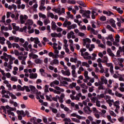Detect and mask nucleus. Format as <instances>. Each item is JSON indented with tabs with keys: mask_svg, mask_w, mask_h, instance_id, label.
<instances>
[{
	"mask_svg": "<svg viewBox=\"0 0 124 124\" xmlns=\"http://www.w3.org/2000/svg\"><path fill=\"white\" fill-rule=\"evenodd\" d=\"M60 107H61L62 109H63L65 112H72L71 110H70V109L67 108V107H65V106L62 104L60 105Z\"/></svg>",
	"mask_w": 124,
	"mask_h": 124,
	"instance_id": "24",
	"label": "nucleus"
},
{
	"mask_svg": "<svg viewBox=\"0 0 124 124\" xmlns=\"http://www.w3.org/2000/svg\"><path fill=\"white\" fill-rule=\"evenodd\" d=\"M1 108L3 109L4 113H5L6 114V109H7V113L8 115H11L13 117L15 116V114H14V112H12V111H16V108H12L8 105H7L6 106H1Z\"/></svg>",
	"mask_w": 124,
	"mask_h": 124,
	"instance_id": "2",
	"label": "nucleus"
},
{
	"mask_svg": "<svg viewBox=\"0 0 124 124\" xmlns=\"http://www.w3.org/2000/svg\"><path fill=\"white\" fill-rule=\"evenodd\" d=\"M81 96V93H78L77 94L76 96L75 97V100H77L79 101L80 100V98Z\"/></svg>",
	"mask_w": 124,
	"mask_h": 124,
	"instance_id": "39",
	"label": "nucleus"
},
{
	"mask_svg": "<svg viewBox=\"0 0 124 124\" xmlns=\"http://www.w3.org/2000/svg\"><path fill=\"white\" fill-rule=\"evenodd\" d=\"M116 73L118 75L119 78V81H124V75H120L119 74V72H116Z\"/></svg>",
	"mask_w": 124,
	"mask_h": 124,
	"instance_id": "36",
	"label": "nucleus"
},
{
	"mask_svg": "<svg viewBox=\"0 0 124 124\" xmlns=\"http://www.w3.org/2000/svg\"><path fill=\"white\" fill-rule=\"evenodd\" d=\"M61 73L63 74V75H65L66 76H70V71L69 69H67L66 71L63 70H61Z\"/></svg>",
	"mask_w": 124,
	"mask_h": 124,
	"instance_id": "16",
	"label": "nucleus"
},
{
	"mask_svg": "<svg viewBox=\"0 0 124 124\" xmlns=\"http://www.w3.org/2000/svg\"><path fill=\"white\" fill-rule=\"evenodd\" d=\"M83 46H86V44L87 43H91L92 42V40H90V39L86 38L85 39H83Z\"/></svg>",
	"mask_w": 124,
	"mask_h": 124,
	"instance_id": "28",
	"label": "nucleus"
},
{
	"mask_svg": "<svg viewBox=\"0 0 124 124\" xmlns=\"http://www.w3.org/2000/svg\"><path fill=\"white\" fill-rule=\"evenodd\" d=\"M102 62L103 63H107V62H108V57L107 56H104Z\"/></svg>",
	"mask_w": 124,
	"mask_h": 124,
	"instance_id": "51",
	"label": "nucleus"
},
{
	"mask_svg": "<svg viewBox=\"0 0 124 124\" xmlns=\"http://www.w3.org/2000/svg\"><path fill=\"white\" fill-rule=\"evenodd\" d=\"M25 25L30 26V27H31V26H32V25H33V20L31 19H28L25 23Z\"/></svg>",
	"mask_w": 124,
	"mask_h": 124,
	"instance_id": "20",
	"label": "nucleus"
},
{
	"mask_svg": "<svg viewBox=\"0 0 124 124\" xmlns=\"http://www.w3.org/2000/svg\"><path fill=\"white\" fill-rule=\"evenodd\" d=\"M70 61L71 62H74L75 63H77V57H76L75 58L71 57L70 59Z\"/></svg>",
	"mask_w": 124,
	"mask_h": 124,
	"instance_id": "41",
	"label": "nucleus"
},
{
	"mask_svg": "<svg viewBox=\"0 0 124 124\" xmlns=\"http://www.w3.org/2000/svg\"><path fill=\"white\" fill-rule=\"evenodd\" d=\"M83 110L86 113V114H88V115L92 112V110H91V108L90 107L87 106L86 107L83 108Z\"/></svg>",
	"mask_w": 124,
	"mask_h": 124,
	"instance_id": "17",
	"label": "nucleus"
},
{
	"mask_svg": "<svg viewBox=\"0 0 124 124\" xmlns=\"http://www.w3.org/2000/svg\"><path fill=\"white\" fill-rule=\"evenodd\" d=\"M100 80L101 85H103L104 84H105V85H107V84H108V80L106 79L105 77L101 76L100 78Z\"/></svg>",
	"mask_w": 124,
	"mask_h": 124,
	"instance_id": "12",
	"label": "nucleus"
},
{
	"mask_svg": "<svg viewBox=\"0 0 124 124\" xmlns=\"http://www.w3.org/2000/svg\"><path fill=\"white\" fill-rule=\"evenodd\" d=\"M112 8L113 9L116 10L119 14H123V13H124V11L122 10L121 8H117V6H113Z\"/></svg>",
	"mask_w": 124,
	"mask_h": 124,
	"instance_id": "27",
	"label": "nucleus"
},
{
	"mask_svg": "<svg viewBox=\"0 0 124 124\" xmlns=\"http://www.w3.org/2000/svg\"><path fill=\"white\" fill-rule=\"evenodd\" d=\"M11 80L13 82H17L18 81V78L16 77H12L11 78Z\"/></svg>",
	"mask_w": 124,
	"mask_h": 124,
	"instance_id": "62",
	"label": "nucleus"
},
{
	"mask_svg": "<svg viewBox=\"0 0 124 124\" xmlns=\"http://www.w3.org/2000/svg\"><path fill=\"white\" fill-rule=\"evenodd\" d=\"M12 46L13 48H16V49H20V46L17 43H14L12 44Z\"/></svg>",
	"mask_w": 124,
	"mask_h": 124,
	"instance_id": "48",
	"label": "nucleus"
},
{
	"mask_svg": "<svg viewBox=\"0 0 124 124\" xmlns=\"http://www.w3.org/2000/svg\"><path fill=\"white\" fill-rule=\"evenodd\" d=\"M75 33L73 31H71L70 32L68 33L67 34V37L68 39H70V38H72L73 39H74V38H76V36H75Z\"/></svg>",
	"mask_w": 124,
	"mask_h": 124,
	"instance_id": "11",
	"label": "nucleus"
},
{
	"mask_svg": "<svg viewBox=\"0 0 124 124\" xmlns=\"http://www.w3.org/2000/svg\"><path fill=\"white\" fill-rule=\"evenodd\" d=\"M107 40H110V41H114V37H113V34H109L107 37H106Z\"/></svg>",
	"mask_w": 124,
	"mask_h": 124,
	"instance_id": "33",
	"label": "nucleus"
},
{
	"mask_svg": "<svg viewBox=\"0 0 124 124\" xmlns=\"http://www.w3.org/2000/svg\"><path fill=\"white\" fill-rule=\"evenodd\" d=\"M17 88L18 92H19V91H24V86L23 87H22V86H21V85H18L17 86Z\"/></svg>",
	"mask_w": 124,
	"mask_h": 124,
	"instance_id": "56",
	"label": "nucleus"
},
{
	"mask_svg": "<svg viewBox=\"0 0 124 124\" xmlns=\"http://www.w3.org/2000/svg\"><path fill=\"white\" fill-rule=\"evenodd\" d=\"M96 44H98V47H100L102 49H106V46L103 45V44L101 43V41H100L99 39H97L96 41Z\"/></svg>",
	"mask_w": 124,
	"mask_h": 124,
	"instance_id": "15",
	"label": "nucleus"
},
{
	"mask_svg": "<svg viewBox=\"0 0 124 124\" xmlns=\"http://www.w3.org/2000/svg\"><path fill=\"white\" fill-rule=\"evenodd\" d=\"M94 48H95V46L94 45V44H91L90 46V47L89 48V51H90V52H92V51H93Z\"/></svg>",
	"mask_w": 124,
	"mask_h": 124,
	"instance_id": "50",
	"label": "nucleus"
},
{
	"mask_svg": "<svg viewBox=\"0 0 124 124\" xmlns=\"http://www.w3.org/2000/svg\"><path fill=\"white\" fill-rule=\"evenodd\" d=\"M27 29L28 33H33L34 32V29H31V27L28 26Z\"/></svg>",
	"mask_w": 124,
	"mask_h": 124,
	"instance_id": "37",
	"label": "nucleus"
},
{
	"mask_svg": "<svg viewBox=\"0 0 124 124\" xmlns=\"http://www.w3.org/2000/svg\"><path fill=\"white\" fill-rule=\"evenodd\" d=\"M8 93L9 95V96L11 97L12 99H17V97H16V96H15V95L13 94L12 93L8 92Z\"/></svg>",
	"mask_w": 124,
	"mask_h": 124,
	"instance_id": "42",
	"label": "nucleus"
},
{
	"mask_svg": "<svg viewBox=\"0 0 124 124\" xmlns=\"http://www.w3.org/2000/svg\"><path fill=\"white\" fill-rule=\"evenodd\" d=\"M59 85H60V81L58 80H55L49 84V86L54 88L56 87V86H59Z\"/></svg>",
	"mask_w": 124,
	"mask_h": 124,
	"instance_id": "13",
	"label": "nucleus"
},
{
	"mask_svg": "<svg viewBox=\"0 0 124 124\" xmlns=\"http://www.w3.org/2000/svg\"><path fill=\"white\" fill-rule=\"evenodd\" d=\"M61 10H62L60 8H53L52 9V11H53V12H55V13H58L59 16H61V15H62V13H61Z\"/></svg>",
	"mask_w": 124,
	"mask_h": 124,
	"instance_id": "18",
	"label": "nucleus"
},
{
	"mask_svg": "<svg viewBox=\"0 0 124 124\" xmlns=\"http://www.w3.org/2000/svg\"><path fill=\"white\" fill-rule=\"evenodd\" d=\"M87 51V49L86 48H81L80 49V52L81 53V56H84V52Z\"/></svg>",
	"mask_w": 124,
	"mask_h": 124,
	"instance_id": "57",
	"label": "nucleus"
},
{
	"mask_svg": "<svg viewBox=\"0 0 124 124\" xmlns=\"http://www.w3.org/2000/svg\"><path fill=\"white\" fill-rule=\"evenodd\" d=\"M67 3L68 4H76V1L75 0H68Z\"/></svg>",
	"mask_w": 124,
	"mask_h": 124,
	"instance_id": "49",
	"label": "nucleus"
},
{
	"mask_svg": "<svg viewBox=\"0 0 124 124\" xmlns=\"http://www.w3.org/2000/svg\"><path fill=\"white\" fill-rule=\"evenodd\" d=\"M57 25L56 24V22L54 21L51 22V29L52 31H56L57 29Z\"/></svg>",
	"mask_w": 124,
	"mask_h": 124,
	"instance_id": "30",
	"label": "nucleus"
},
{
	"mask_svg": "<svg viewBox=\"0 0 124 124\" xmlns=\"http://www.w3.org/2000/svg\"><path fill=\"white\" fill-rule=\"evenodd\" d=\"M70 117H76L77 119L79 120H86V117L83 116H81L79 115H78L76 113H73L70 114Z\"/></svg>",
	"mask_w": 124,
	"mask_h": 124,
	"instance_id": "10",
	"label": "nucleus"
},
{
	"mask_svg": "<svg viewBox=\"0 0 124 124\" xmlns=\"http://www.w3.org/2000/svg\"><path fill=\"white\" fill-rule=\"evenodd\" d=\"M30 40L31 42H34L35 44H39L40 41L38 37L33 38L32 37L30 38Z\"/></svg>",
	"mask_w": 124,
	"mask_h": 124,
	"instance_id": "14",
	"label": "nucleus"
},
{
	"mask_svg": "<svg viewBox=\"0 0 124 124\" xmlns=\"http://www.w3.org/2000/svg\"><path fill=\"white\" fill-rule=\"evenodd\" d=\"M113 106L117 108V109H120V101L117 100L115 102H113Z\"/></svg>",
	"mask_w": 124,
	"mask_h": 124,
	"instance_id": "32",
	"label": "nucleus"
},
{
	"mask_svg": "<svg viewBox=\"0 0 124 124\" xmlns=\"http://www.w3.org/2000/svg\"><path fill=\"white\" fill-rule=\"evenodd\" d=\"M72 121L73 122H74L75 123H77V124H80L81 123V121H80V119L75 118H71Z\"/></svg>",
	"mask_w": 124,
	"mask_h": 124,
	"instance_id": "45",
	"label": "nucleus"
},
{
	"mask_svg": "<svg viewBox=\"0 0 124 124\" xmlns=\"http://www.w3.org/2000/svg\"><path fill=\"white\" fill-rule=\"evenodd\" d=\"M50 20H49V19L47 18L44 20V25H45L46 26L48 25V24H50Z\"/></svg>",
	"mask_w": 124,
	"mask_h": 124,
	"instance_id": "61",
	"label": "nucleus"
},
{
	"mask_svg": "<svg viewBox=\"0 0 124 124\" xmlns=\"http://www.w3.org/2000/svg\"><path fill=\"white\" fill-rule=\"evenodd\" d=\"M84 76L86 80H90L91 79V78L89 77V72L88 71H84Z\"/></svg>",
	"mask_w": 124,
	"mask_h": 124,
	"instance_id": "34",
	"label": "nucleus"
},
{
	"mask_svg": "<svg viewBox=\"0 0 124 124\" xmlns=\"http://www.w3.org/2000/svg\"><path fill=\"white\" fill-rule=\"evenodd\" d=\"M50 35L52 37H60L61 36V33L58 34L56 32L52 33Z\"/></svg>",
	"mask_w": 124,
	"mask_h": 124,
	"instance_id": "38",
	"label": "nucleus"
},
{
	"mask_svg": "<svg viewBox=\"0 0 124 124\" xmlns=\"http://www.w3.org/2000/svg\"><path fill=\"white\" fill-rule=\"evenodd\" d=\"M37 76V73H32L29 74V78H30V79H36Z\"/></svg>",
	"mask_w": 124,
	"mask_h": 124,
	"instance_id": "22",
	"label": "nucleus"
},
{
	"mask_svg": "<svg viewBox=\"0 0 124 124\" xmlns=\"http://www.w3.org/2000/svg\"><path fill=\"white\" fill-rule=\"evenodd\" d=\"M111 97L109 95H105L104 99L106 100V102H108V101L110 100Z\"/></svg>",
	"mask_w": 124,
	"mask_h": 124,
	"instance_id": "63",
	"label": "nucleus"
},
{
	"mask_svg": "<svg viewBox=\"0 0 124 124\" xmlns=\"http://www.w3.org/2000/svg\"><path fill=\"white\" fill-rule=\"evenodd\" d=\"M105 97V95L103 93L97 95V98L98 99H100L101 98H104Z\"/></svg>",
	"mask_w": 124,
	"mask_h": 124,
	"instance_id": "52",
	"label": "nucleus"
},
{
	"mask_svg": "<svg viewBox=\"0 0 124 124\" xmlns=\"http://www.w3.org/2000/svg\"><path fill=\"white\" fill-rule=\"evenodd\" d=\"M121 37H120V35L119 34H116L115 36V41L116 42H120V38Z\"/></svg>",
	"mask_w": 124,
	"mask_h": 124,
	"instance_id": "60",
	"label": "nucleus"
},
{
	"mask_svg": "<svg viewBox=\"0 0 124 124\" xmlns=\"http://www.w3.org/2000/svg\"><path fill=\"white\" fill-rule=\"evenodd\" d=\"M91 73H92V76H93V77L94 78H90L89 79L90 80L89 81L90 83L92 84L93 83H94V78L95 79H98V76H97V75L95 74V73L94 72H92Z\"/></svg>",
	"mask_w": 124,
	"mask_h": 124,
	"instance_id": "9",
	"label": "nucleus"
},
{
	"mask_svg": "<svg viewBox=\"0 0 124 124\" xmlns=\"http://www.w3.org/2000/svg\"><path fill=\"white\" fill-rule=\"evenodd\" d=\"M54 89H55L56 90H53V93H57V94H61V93L64 92V89L61 88V87L59 86H56L54 87Z\"/></svg>",
	"mask_w": 124,
	"mask_h": 124,
	"instance_id": "4",
	"label": "nucleus"
},
{
	"mask_svg": "<svg viewBox=\"0 0 124 124\" xmlns=\"http://www.w3.org/2000/svg\"><path fill=\"white\" fill-rule=\"evenodd\" d=\"M29 16L26 15H20L19 16V21L20 24H26V20H28Z\"/></svg>",
	"mask_w": 124,
	"mask_h": 124,
	"instance_id": "3",
	"label": "nucleus"
},
{
	"mask_svg": "<svg viewBox=\"0 0 124 124\" xmlns=\"http://www.w3.org/2000/svg\"><path fill=\"white\" fill-rule=\"evenodd\" d=\"M91 14V11H85L83 16V17H87V18H90V15Z\"/></svg>",
	"mask_w": 124,
	"mask_h": 124,
	"instance_id": "29",
	"label": "nucleus"
},
{
	"mask_svg": "<svg viewBox=\"0 0 124 124\" xmlns=\"http://www.w3.org/2000/svg\"><path fill=\"white\" fill-rule=\"evenodd\" d=\"M76 85H77L76 82H72L69 84V88L70 89H73V88H75V87H76Z\"/></svg>",
	"mask_w": 124,
	"mask_h": 124,
	"instance_id": "46",
	"label": "nucleus"
},
{
	"mask_svg": "<svg viewBox=\"0 0 124 124\" xmlns=\"http://www.w3.org/2000/svg\"><path fill=\"white\" fill-rule=\"evenodd\" d=\"M47 16L48 18H51V19H55V20H58L59 17L58 15H54L53 13L48 12L47 13Z\"/></svg>",
	"mask_w": 124,
	"mask_h": 124,
	"instance_id": "7",
	"label": "nucleus"
},
{
	"mask_svg": "<svg viewBox=\"0 0 124 124\" xmlns=\"http://www.w3.org/2000/svg\"><path fill=\"white\" fill-rule=\"evenodd\" d=\"M57 59L58 58H54L53 61L50 62V64H51V65H54V64H59L60 62H59V60Z\"/></svg>",
	"mask_w": 124,
	"mask_h": 124,
	"instance_id": "26",
	"label": "nucleus"
},
{
	"mask_svg": "<svg viewBox=\"0 0 124 124\" xmlns=\"http://www.w3.org/2000/svg\"><path fill=\"white\" fill-rule=\"evenodd\" d=\"M103 13L106 15H107V16H111V15H114L110 11H103Z\"/></svg>",
	"mask_w": 124,
	"mask_h": 124,
	"instance_id": "43",
	"label": "nucleus"
},
{
	"mask_svg": "<svg viewBox=\"0 0 124 124\" xmlns=\"http://www.w3.org/2000/svg\"><path fill=\"white\" fill-rule=\"evenodd\" d=\"M54 54L52 52H50L48 53V56L49 57H52V59H59V58H60V55H59V54H60V52L57 53L55 52L54 50Z\"/></svg>",
	"mask_w": 124,
	"mask_h": 124,
	"instance_id": "5",
	"label": "nucleus"
},
{
	"mask_svg": "<svg viewBox=\"0 0 124 124\" xmlns=\"http://www.w3.org/2000/svg\"><path fill=\"white\" fill-rule=\"evenodd\" d=\"M108 93L109 94H110V95H114V93L112 92V90L109 89V88H106L105 91V93L106 94Z\"/></svg>",
	"mask_w": 124,
	"mask_h": 124,
	"instance_id": "31",
	"label": "nucleus"
},
{
	"mask_svg": "<svg viewBox=\"0 0 124 124\" xmlns=\"http://www.w3.org/2000/svg\"><path fill=\"white\" fill-rule=\"evenodd\" d=\"M39 9L41 11H44L46 9V7L44 6V5H40Z\"/></svg>",
	"mask_w": 124,
	"mask_h": 124,
	"instance_id": "64",
	"label": "nucleus"
},
{
	"mask_svg": "<svg viewBox=\"0 0 124 124\" xmlns=\"http://www.w3.org/2000/svg\"><path fill=\"white\" fill-rule=\"evenodd\" d=\"M77 3H78V4H79V5L83 6V7H86V5H85V4H84L83 1L79 0L77 1Z\"/></svg>",
	"mask_w": 124,
	"mask_h": 124,
	"instance_id": "59",
	"label": "nucleus"
},
{
	"mask_svg": "<svg viewBox=\"0 0 124 124\" xmlns=\"http://www.w3.org/2000/svg\"><path fill=\"white\" fill-rule=\"evenodd\" d=\"M16 113L18 116H21L22 117H25L26 116V113H25V111L24 110H17Z\"/></svg>",
	"mask_w": 124,
	"mask_h": 124,
	"instance_id": "21",
	"label": "nucleus"
},
{
	"mask_svg": "<svg viewBox=\"0 0 124 124\" xmlns=\"http://www.w3.org/2000/svg\"><path fill=\"white\" fill-rule=\"evenodd\" d=\"M28 45H29V42L27 41L25 42V43L22 45L23 47L25 48L26 51H29V48H28Z\"/></svg>",
	"mask_w": 124,
	"mask_h": 124,
	"instance_id": "44",
	"label": "nucleus"
},
{
	"mask_svg": "<svg viewBox=\"0 0 124 124\" xmlns=\"http://www.w3.org/2000/svg\"><path fill=\"white\" fill-rule=\"evenodd\" d=\"M81 64H82V66H86V67H87V68L90 67V65L87 62H82Z\"/></svg>",
	"mask_w": 124,
	"mask_h": 124,
	"instance_id": "53",
	"label": "nucleus"
},
{
	"mask_svg": "<svg viewBox=\"0 0 124 124\" xmlns=\"http://www.w3.org/2000/svg\"><path fill=\"white\" fill-rule=\"evenodd\" d=\"M80 87H81V88H82L83 89H88V86H87V85H86V83H83L79 85Z\"/></svg>",
	"mask_w": 124,
	"mask_h": 124,
	"instance_id": "55",
	"label": "nucleus"
},
{
	"mask_svg": "<svg viewBox=\"0 0 124 124\" xmlns=\"http://www.w3.org/2000/svg\"><path fill=\"white\" fill-rule=\"evenodd\" d=\"M12 26L14 30H15L16 31H19V28L18 26H16V23H13Z\"/></svg>",
	"mask_w": 124,
	"mask_h": 124,
	"instance_id": "58",
	"label": "nucleus"
},
{
	"mask_svg": "<svg viewBox=\"0 0 124 124\" xmlns=\"http://www.w3.org/2000/svg\"><path fill=\"white\" fill-rule=\"evenodd\" d=\"M89 55H90L89 52H85L84 53V56L82 57H83V59H84V60H92V56H89Z\"/></svg>",
	"mask_w": 124,
	"mask_h": 124,
	"instance_id": "19",
	"label": "nucleus"
},
{
	"mask_svg": "<svg viewBox=\"0 0 124 124\" xmlns=\"http://www.w3.org/2000/svg\"><path fill=\"white\" fill-rule=\"evenodd\" d=\"M31 90L36 94H41V92H39L38 90L35 88V87L31 85L30 86Z\"/></svg>",
	"mask_w": 124,
	"mask_h": 124,
	"instance_id": "8",
	"label": "nucleus"
},
{
	"mask_svg": "<svg viewBox=\"0 0 124 124\" xmlns=\"http://www.w3.org/2000/svg\"><path fill=\"white\" fill-rule=\"evenodd\" d=\"M30 59H33V60H35L38 58V55L36 54H34L33 53H30L29 54Z\"/></svg>",
	"mask_w": 124,
	"mask_h": 124,
	"instance_id": "23",
	"label": "nucleus"
},
{
	"mask_svg": "<svg viewBox=\"0 0 124 124\" xmlns=\"http://www.w3.org/2000/svg\"><path fill=\"white\" fill-rule=\"evenodd\" d=\"M71 72L73 77H74V78H77V74H76V70H72Z\"/></svg>",
	"mask_w": 124,
	"mask_h": 124,
	"instance_id": "47",
	"label": "nucleus"
},
{
	"mask_svg": "<svg viewBox=\"0 0 124 124\" xmlns=\"http://www.w3.org/2000/svg\"><path fill=\"white\" fill-rule=\"evenodd\" d=\"M35 63H36V64H40V63H42V60L39 58H36L34 60Z\"/></svg>",
	"mask_w": 124,
	"mask_h": 124,
	"instance_id": "40",
	"label": "nucleus"
},
{
	"mask_svg": "<svg viewBox=\"0 0 124 124\" xmlns=\"http://www.w3.org/2000/svg\"><path fill=\"white\" fill-rule=\"evenodd\" d=\"M64 97H65V94L63 93H61L60 99L59 100V102H60V103H62V102H63V98H64Z\"/></svg>",
	"mask_w": 124,
	"mask_h": 124,
	"instance_id": "35",
	"label": "nucleus"
},
{
	"mask_svg": "<svg viewBox=\"0 0 124 124\" xmlns=\"http://www.w3.org/2000/svg\"><path fill=\"white\" fill-rule=\"evenodd\" d=\"M107 51L108 56H110V57H115V54H114L113 51H112V50H111V48H107Z\"/></svg>",
	"mask_w": 124,
	"mask_h": 124,
	"instance_id": "25",
	"label": "nucleus"
},
{
	"mask_svg": "<svg viewBox=\"0 0 124 124\" xmlns=\"http://www.w3.org/2000/svg\"><path fill=\"white\" fill-rule=\"evenodd\" d=\"M57 46H58V44L56 43L53 44V48L55 53H58V52H60L59 50H62V46H58V47H57Z\"/></svg>",
	"mask_w": 124,
	"mask_h": 124,
	"instance_id": "6",
	"label": "nucleus"
},
{
	"mask_svg": "<svg viewBox=\"0 0 124 124\" xmlns=\"http://www.w3.org/2000/svg\"><path fill=\"white\" fill-rule=\"evenodd\" d=\"M44 54H48V51L44 50V51H40V52H39V55L40 56H43Z\"/></svg>",
	"mask_w": 124,
	"mask_h": 124,
	"instance_id": "54",
	"label": "nucleus"
},
{
	"mask_svg": "<svg viewBox=\"0 0 124 124\" xmlns=\"http://www.w3.org/2000/svg\"><path fill=\"white\" fill-rule=\"evenodd\" d=\"M1 60H4L5 62H4V66L5 67V70L7 72H10L12 70V64H13V61L16 60L15 57H12L11 55H8L7 53L4 52L3 56L0 57Z\"/></svg>",
	"mask_w": 124,
	"mask_h": 124,
	"instance_id": "1",
	"label": "nucleus"
}]
</instances>
